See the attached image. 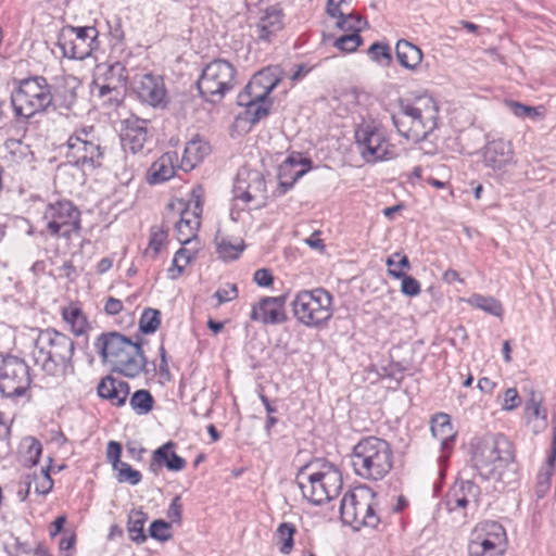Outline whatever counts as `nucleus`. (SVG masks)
Wrapping results in <instances>:
<instances>
[{
  "label": "nucleus",
  "instance_id": "f257e3e1",
  "mask_svg": "<svg viewBox=\"0 0 556 556\" xmlns=\"http://www.w3.org/2000/svg\"><path fill=\"white\" fill-rule=\"evenodd\" d=\"M471 460L483 479H493L503 486L517 480L514 446L504 434H486L480 438L473 445Z\"/></svg>",
  "mask_w": 556,
  "mask_h": 556
},
{
  "label": "nucleus",
  "instance_id": "f03ea898",
  "mask_svg": "<svg viewBox=\"0 0 556 556\" xmlns=\"http://www.w3.org/2000/svg\"><path fill=\"white\" fill-rule=\"evenodd\" d=\"M74 352L75 343L72 338L53 328H47L38 331L31 357L45 375L59 378L73 371Z\"/></svg>",
  "mask_w": 556,
  "mask_h": 556
},
{
  "label": "nucleus",
  "instance_id": "7ed1b4c3",
  "mask_svg": "<svg viewBox=\"0 0 556 556\" xmlns=\"http://www.w3.org/2000/svg\"><path fill=\"white\" fill-rule=\"evenodd\" d=\"M439 109L431 96L421 94L399 102L392 122L399 134L412 142H420L438 127Z\"/></svg>",
  "mask_w": 556,
  "mask_h": 556
},
{
  "label": "nucleus",
  "instance_id": "20e7f679",
  "mask_svg": "<svg viewBox=\"0 0 556 556\" xmlns=\"http://www.w3.org/2000/svg\"><path fill=\"white\" fill-rule=\"evenodd\" d=\"M96 351L112 370L128 378L147 374L148 361L139 343L118 332H106L94 342Z\"/></svg>",
  "mask_w": 556,
  "mask_h": 556
},
{
  "label": "nucleus",
  "instance_id": "39448f33",
  "mask_svg": "<svg viewBox=\"0 0 556 556\" xmlns=\"http://www.w3.org/2000/svg\"><path fill=\"white\" fill-rule=\"evenodd\" d=\"M351 465L358 477L365 480H381L392 469V448L383 439L364 438L353 447Z\"/></svg>",
  "mask_w": 556,
  "mask_h": 556
},
{
  "label": "nucleus",
  "instance_id": "423d86ee",
  "mask_svg": "<svg viewBox=\"0 0 556 556\" xmlns=\"http://www.w3.org/2000/svg\"><path fill=\"white\" fill-rule=\"evenodd\" d=\"M342 475L330 463H323L315 471L303 470L299 476V486L303 496L315 505H320L339 495L342 489Z\"/></svg>",
  "mask_w": 556,
  "mask_h": 556
},
{
  "label": "nucleus",
  "instance_id": "0eeeda50",
  "mask_svg": "<svg viewBox=\"0 0 556 556\" xmlns=\"http://www.w3.org/2000/svg\"><path fill=\"white\" fill-rule=\"evenodd\" d=\"M377 504V495L371 489L357 488L345 493L341 500V519L355 530L362 527L376 528L380 522Z\"/></svg>",
  "mask_w": 556,
  "mask_h": 556
},
{
  "label": "nucleus",
  "instance_id": "6e6552de",
  "mask_svg": "<svg viewBox=\"0 0 556 556\" xmlns=\"http://www.w3.org/2000/svg\"><path fill=\"white\" fill-rule=\"evenodd\" d=\"M332 301L331 293L324 288L302 290L291 303L293 315L299 323L319 328L333 315Z\"/></svg>",
  "mask_w": 556,
  "mask_h": 556
},
{
  "label": "nucleus",
  "instance_id": "1a4fd4ad",
  "mask_svg": "<svg viewBox=\"0 0 556 556\" xmlns=\"http://www.w3.org/2000/svg\"><path fill=\"white\" fill-rule=\"evenodd\" d=\"M11 102L16 116L30 118L52 105L51 87L42 76L23 79L13 91Z\"/></svg>",
  "mask_w": 556,
  "mask_h": 556
},
{
  "label": "nucleus",
  "instance_id": "9d476101",
  "mask_svg": "<svg viewBox=\"0 0 556 556\" xmlns=\"http://www.w3.org/2000/svg\"><path fill=\"white\" fill-rule=\"evenodd\" d=\"M66 157L75 166L93 170L102 166L104 148L93 126L76 129L67 140Z\"/></svg>",
  "mask_w": 556,
  "mask_h": 556
},
{
  "label": "nucleus",
  "instance_id": "9b49d317",
  "mask_svg": "<svg viewBox=\"0 0 556 556\" xmlns=\"http://www.w3.org/2000/svg\"><path fill=\"white\" fill-rule=\"evenodd\" d=\"M237 70L227 60L210 62L201 73L198 89L202 98L211 103H219L237 85Z\"/></svg>",
  "mask_w": 556,
  "mask_h": 556
},
{
  "label": "nucleus",
  "instance_id": "f8f14e48",
  "mask_svg": "<svg viewBox=\"0 0 556 556\" xmlns=\"http://www.w3.org/2000/svg\"><path fill=\"white\" fill-rule=\"evenodd\" d=\"M507 547L506 530L497 521H480L469 533L468 556H505Z\"/></svg>",
  "mask_w": 556,
  "mask_h": 556
},
{
  "label": "nucleus",
  "instance_id": "ddd939ff",
  "mask_svg": "<svg viewBox=\"0 0 556 556\" xmlns=\"http://www.w3.org/2000/svg\"><path fill=\"white\" fill-rule=\"evenodd\" d=\"M42 220L46 231L51 237L71 240L81 230L80 211L67 200L49 203L43 212Z\"/></svg>",
  "mask_w": 556,
  "mask_h": 556
},
{
  "label": "nucleus",
  "instance_id": "4468645a",
  "mask_svg": "<svg viewBox=\"0 0 556 556\" xmlns=\"http://www.w3.org/2000/svg\"><path fill=\"white\" fill-rule=\"evenodd\" d=\"M357 151L367 163L392 159L394 152L384 131L372 123H363L355 129Z\"/></svg>",
  "mask_w": 556,
  "mask_h": 556
},
{
  "label": "nucleus",
  "instance_id": "2eb2a0df",
  "mask_svg": "<svg viewBox=\"0 0 556 556\" xmlns=\"http://www.w3.org/2000/svg\"><path fill=\"white\" fill-rule=\"evenodd\" d=\"M98 35L93 26H67L61 30L58 46L65 58L85 60L98 48Z\"/></svg>",
  "mask_w": 556,
  "mask_h": 556
},
{
  "label": "nucleus",
  "instance_id": "dca6fc26",
  "mask_svg": "<svg viewBox=\"0 0 556 556\" xmlns=\"http://www.w3.org/2000/svg\"><path fill=\"white\" fill-rule=\"evenodd\" d=\"M31 383L30 368L17 356L8 355L0 366V392L11 399L26 394Z\"/></svg>",
  "mask_w": 556,
  "mask_h": 556
},
{
  "label": "nucleus",
  "instance_id": "f3484780",
  "mask_svg": "<svg viewBox=\"0 0 556 556\" xmlns=\"http://www.w3.org/2000/svg\"><path fill=\"white\" fill-rule=\"evenodd\" d=\"M235 206L242 202L245 205L253 203L250 208H261L266 202V182L263 176L254 172H239L233 187Z\"/></svg>",
  "mask_w": 556,
  "mask_h": 556
},
{
  "label": "nucleus",
  "instance_id": "a211bd4d",
  "mask_svg": "<svg viewBox=\"0 0 556 556\" xmlns=\"http://www.w3.org/2000/svg\"><path fill=\"white\" fill-rule=\"evenodd\" d=\"M127 71L123 63L114 62L98 66L97 85L99 96L109 97V101L118 104L126 87Z\"/></svg>",
  "mask_w": 556,
  "mask_h": 556
},
{
  "label": "nucleus",
  "instance_id": "6ab92c4d",
  "mask_svg": "<svg viewBox=\"0 0 556 556\" xmlns=\"http://www.w3.org/2000/svg\"><path fill=\"white\" fill-rule=\"evenodd\" d=\"M481 489L471 480L456 482L447 493L444 505L450 513L467 515V510H477L480 505Z\"/></svg>",
  "mask_w": 556,
  "mask_h": 556
},
{
  "label": "nucleus",
  "instance_id": "aec40b11",
  "mask_svg": "<svg viewBox=\"0 0 556 556\" xmlns=\"http://www.w3.org/2000/svg\"><path fill=\"white\" fill-rule=\"evenodd\" d=\"M132 88L143 103L153 108H164L167 103V91L164 79L160 75L151 73L137 75Z\"/></svg>",
  "mask_w": 556,
  "mask_h": 556
},
{
  "label": "nucleus",
  "instance_id": "412c9836",
  "mask_svg": "<svg viewBox=\"0 0 556 556\" xmlns=\"http://www.w3.org/2000/svg\"><path fill=\"white\" fill-rule=\"evenodd\" d=\"M280 80L281 70L278 66L263 68L252 77L244 90L239 93L238 100L244 101L245 98H251L254 101H265Z\"/></svg>",
  "mask_w": 556,
  "mask_h": 556
},
{
  "label": "nucleus",
  "instance_id": "4be33fe9",
  "mask_svg": "<svg viewBox=\"0 0 556 556\" xmlns=\"http://www.w3.org/2000/svg\"><path fill=\"white\" fill-rule=\"evenodd\" d=\"M287 295L264 296L253 305L250 319L264 325H277L287 321Z\"/></svg>",
  "mask_w": 556,
  "mask_h": 556
},
{
  "label": "nucleus",
  "instance_id": "5701e85b",
  "mask_svg": "<svg viewBox=\"0 0 556 556\" xmlns=\"http://www.w3.org/2000/svg\"><path fill=\"white\" fill-rule=\"evenodd\" d=\"M312 168V161L301 153H291L279 166V189L286 193L293 185Z\"/></svg>",
  "mask_w": 556,
  "mask_h": 556
},
{
  "label": "nucleus",
  "instance_id": "b1692460",
  "mask_svg": "<svg viewBox=\"0 0 556 556\" xmlns=\"http://www.w3.org/2000/svg\"><path fill=\"white\" fill-rule=\"evenodd\" d=\"M254 34L257 40L270 42L283 28V12L277 5L258 10Z\"/></svg>",
  "mask_w": 556,
  "mask_h": 556
},
{
  "label": "nucleus",
  "instance_id": "393cba45",
  "mask_svg": "<svg viewBox=\"0 0 556 556\" xmlns=\"http://www.w3.org/2000/svg\"><path fill=\"white\" fill-rule=\"evenodd\" d=\"M123 124L124 127L121 134L123 149L132 154L142 151L148 140L147 121L138 117H130L125 119Z\"/></svg>",
  "mask_w": 556,
  "mask_h": 556
},
{
  "label": "nucleus",
  "instance_id": "a878e982",
  "mask_svg": "<svg viewBox=\"0 0 556 556\" xmlns=\"http://www.w3.org/2000/svg\"><path fill=\"white\" fill-rule=\"evenodd\" d=\"M175 446L176 443L168 441L153 451L149 470L154 475H157L163 467H166L170 471L184 470L187 466V462L173 451Z\"/></svg>",
  "mask_w": 556,
  "mask_h": 556
},
{
  "label": "nucleus",
  "instance_id": "bb28decb",
  "mask_svg": "<svg viewBox=\"0 0 556 556\" xmlns=\"http://www.w3.org/2000/svg\"><path fill=\"white\" fill-rule=\"evenodd\" d=\"M431 432L441 444L442 454L439 456V460L446 462L456 435L450 416L445 413L435 414L431 418Z\"/></svg>",
  "mask_w": 556,
  "mask_h": 556
},
{
  "label": "nucleus",
  "instance_id": "cd10ccee",
  "mask_svg": "<svg viewBox=\"0 0 556 556\" xmlns=\"http://www.w3.org/2000/svg\"><path fill=\"white\" fill-rule=\"evenodd\" d=\"M514 160V149L509 141L502 138L488 141L484 151V163L493 169H503Z\"/></svg>",
  "mask_w": 556,
  "mask_h": 556
},
{
  "label": "nucleus",
  "instance_id": "c85d7f7f",
  "mask_svg": "<svg viewBox=\"0 0 556 556\" xmlns=\"http://www.w3.org/2000/svg\"><path fill=\"white\" fill-rule=\"evenodd\" d=\"M178 157L175 152H166L155 160L149 168L147 180L151 185L162 184L175 176L176 162Z\"/></svg>",
  "mask_w": 556,
  "mask_h": 556
},
{
  "label": "nucleus",
  "instance_id": "c756f323",
  "mask_svg": "<svg viewBox=\"0 0 556 556\" xmlns=\"http://www.w3.org/2000/svg\"><path fill=\"white\" fill-rule=\"evenodd\" d=\"M78 86L79 81L74 76H65L59 79L54 92H52V106L70 110L76 102Z\"/></svg>",
  "mask_w": 556,
  "mask_h": 556
},
{
  "label": "nucleus",
  "instance_id": "7c9ffc66",
  "mask_svg": "<svg viewBox=\"0 0 556 556\" xmlns=\"http://www.w3.org/2000/svg\"><path fill=\"white\" fill-rule=\"evenodd\" d=\"M100 397L110 401L115 406L125 404L129 394V384L126 381L108 376L98 386Z\"/></svg>",
  "mask_w": 556,
  "mask_h": 556
},
{
  "label": "nucleus",
  "instance_id": "2f4dec72",
  "mask_svg": "<svg viewBox=\"0 0 556 556\" xmlns=\"http://www.w3.org/2000/svg\"><path fill=\"white\" fill-rule=\"evenodd\" d=\"M210 151L211 148L206 141L200 138L190 140L185 147L180 167L185 172L193 169L198 163H200L206 155H208Z\"/></svg>",
  "mask_w": 556,
  "mask_h": 556
},
{
  "label": "nucleus",
  "instance_id": "473e14b6",
  "mask_svg": "<svg viewBox=\"0 0 556 556\" xmlns=\"http://www.w3.org/2000/svg\"><path fill=\"white\" fill-rule=\"evenodd\" d=\"M395 52L399 63L412 71L416 70L422 61L421 50L405 39L396 42Z\"/></svg>",
  "mask_w": 556,
  "mask_h": 556
},
{
  "label": "nucleus",
  "instance_id": "72a5a7b5",
  "mask_svg": "<svg viewBox=\"0 0 556 556\" xmlns=\"http://www.w3.org/2000/svg\"><path fill=\"white\" fill-rule=\"evenodd\" d=\"M169 213H174L179 216V219H186L189 223L194 220V224L201 225V214L203 211L202 202L200 199H195L186 203L182 200L172 202L167 205Z\"/></svg>",
  "mask_w": 556,
  "mask_h": 556
},
{
  "label": "nucleus",
  "instance_id": "f704fd0d",
  "mask_svg": "<svg viewBox=\"0 0 556 556\" xmlns=\"http://www.w3.org/2000/svg\"><path fill=\"white\" fill-rule=\"evenodd\" d=\"M147 520L148 515L141 509L130 510L127 521V532L132 542L142 544L147 541L148 536L144 533V525Z\"/></svg>",
  "mask_w": 556,
  "mask_h": 556
},
{
  "label": "nucleus",
  "instance_id": "c9c22d12",
  "mask_svg": "<svg viewBox=\"0 0 556 556\" xmlns=\"http://www.w3.org/2000/svg\"><path fill=\"white\" fill-rule=\"evenodd\" d=\"M62 318L75 336H81L88 326L87 318L80 307L71 304L62 308Z\"/></svg>",
  "mask_w": 556,
  "mask_h": 556
},
{
  "label": "nucleus",
  "instance_id": "e433bc0d",
  "mask_svg": "<svg viewBox=\"0 0 556 556\" xmlns=\"http://www.w3.org/2000/svg\"><path fill=\"white\" fill-rule=\"evenodd\" d=\"M467 303L478 309H481L492 316L502 317L504 308L502 303L493 296L472 294L467 299Z\"/></svg>",
  "mask_w": 556,
  "mask_h": 556
},
{
  "label": "nucleus",
  "instance_id": "4c0bfd02",
  "mask_svg": "<svg viewBox=\"0 0 556 556\" xmlns=\"http://www.w3.org/2000/svg\"><path fill=\"white\" fill-rule=\"evenodd\" d=\"M238 103L247 108L245 114L248 115L251 124L258 123L269 114L270 103L266 102V100L254 101V99L245 98L244 101L238 100Z\"/></svg>",
  "mask_w": 556,
  "mask_h": 556
},
{
  "label": "nucleus",
  "instance_id": "58836bf2",
  "mask_svg": "<svg viewBox=\"0 0 556 556\" xmlns=\"http://www.w3.org/2000/svg\"><path fill=\"white\" fill-rule=\"evenodd\" d=\"M22 462L26 467H33L39 462L42 452L41 443L33 437L25 438L22 442Z\"/></svg>",
  "mask_w": 556,
  "mask_h": 556
},
{
  "label": "nucleus",
  "instance_id": "ea45409f",
  "mask_svg": "<svg viewBox=\"0 0 556 556\" xmlns=\"http://www.w3.org/2000/svg\"><path fill=\"white\" fill-rule=\"evenodd\" d=\"M505 105L516 117H529L535 121L536 118L543 117L544 115V108L541 105L530 106L513 100L506 101Z\"/></svg>",
  "mask_w": 556,
  "mask_h": 556
},
{
  "label": "nucleus",
  "instance_id": "a19ab883",
  "mask_svg": "<svg viewBox=\"0 0 556 556\" xmlns=\"http://www.w3.org/2000/svg\"><path fill=\"white\" fill-rule=\"evenodd\" d=\"M131 408L138 415H144L152 410L154 399L148 390H137L129 400Z\"/></svg>",
  "mask_w": 556,
  "mask_h": 556
},
{
  "label": "nucleus",
  "instance_id": "79ce46f5",
  "mask_svg": "<svg viewBox=\"0 0 556 556\" xmlns=\"http://www.w3.org/2000/svg\"><path fill=\"white\" fill-rule=\"evenodd\" d=\"M336 26L346 34H359L368 26V23L359 14L348 13L336 22Z\"/></svg>",
  "mask_w": 556,
  "mask_h": 556
},
{
  "label": "nucleus",
  "instance_id": "37998d69",
  "mask_svg": "<svg viewBox=\"0 0 556 556\" xmlns=\"http://www.w3.org/2000/svg\"><path fill=\"white\" fill-rule=\"evenodd\" d=\"M193 254L185 249L180 248L174 255L172 266L168 268V276L175 280L179 278L184 271V268L192 261Z\"/></svg>",
  "mask_w": 556,
  "mask_h": 556
},
{
  "label": "nucleus",
  "instance_id": "c03bdc74",
  "mask_svg": "<svg viewBox=\"0 0 556 556\" xmlns=\"http://www.w3.org/2000/svg\"><path fill=\"white\" fill-rule=\"evenodd\" d=\"M296 528L291 522H281L276 531L279 543H281L280 552L288 555L293 548V535Z\"/></svg>",
  "mask_w": 556,
  "mask_h": 556
},
{
  "label": "nucleus",
  "instance_id": "a18cd8bd",
  "mask_svg": "<svg viewBox=\"0 0 556 556\" xmlns=\"http://www.w3.org/2000/svg\"><path fill=\"white\" fill-rule=\"evenodd\" d=\"M390 276L401 279V291L407 296H416L421 292L420 283L414 277L407 275L405 271L393 269L390 270Z\"/></svg>",
  "mask_w": 556,
  "mask_h": 556
},
{
  "label": "nucleus",
  "instance_id": "49530a36",
  "mask_svg": "<svg viewBox=\"0 0 556 556\" xmlns=\"http://www.w3.org/2000/svg\"><path fill=\"white\" fill-rule=\"evenodd\" d=\"M161 325V313L155 308H146L139 320V328L143 333H153Z\"/></svg>",
  "mask_w": 556,
  "mask_h": 556
},
{
  "label": "nucleus",
  "instance_id": "de8ad7c7",
  "mask_svg": "<svg viewBox=\"0 0 556 556\" xmlns=\"http://www.w3.org/2000/svg\"><path fill=\"white\" fill-rule=\"evenodd\" d=\"M199 227L200 225L194 224V220L191 223L186 219L175 220L177 240L184 244L190 242L197 236Z\"/></svg>",
  "mask_w": 556,
  "mask_h": 556
},
{
  "label": "nucleus",
  "instance_id": "09e8293b",
  "mask_svg": "<svg viewBox=\"0 0 556 556\" xmlns=\"http://www.w3.org/2000/svg\"><path fill=\"white\" fill-rule=\"evenodd\" d=\"M114 470L117 471L116 479L121 483L137 485L141 482V472L134 469L129 464L125 462L119 464L117 468H114Z\"/></svg>",
  "mask_w": 556,
  "mask_h": 556
},
{
  "label": "nucleus",
  "instance_id": "8fccbe9b",
  "mask_svg": "<svg viewBox=\"0 0 556 556\" xmlns=\"http://www.w3.org/2000/svg\"><path fill=\"white\" fill-rule=\"evenodd\" d=\"M244 249L242 240L237 243H231L223 239L217 243V253L219 257L225 261H233L239 257Z\"/></svg>",
  "mask_w": 556,
  "mask_h": 556
},
{
  "label": "nucleus",
  "instance_id": "3c124183",
  "mask_svg": "<svg viewBox=\"0 0 556 556\" xmlns=\"http://www.w3.org/2000/svg\"><path fill=\"white\" fill-rule=\"evenodd\" d=\"M542 396L540 393L532 391L530 399L526 403V414L529 418H541L546 421V410L542 407Z\"/></svg>",
  "mask_w": 556,
  "mask_h": 556
},
{
  "label": "nucleus",
  "instance_id": "603ef678",
  "mask_svg": "<svg viewBox=\"0 0 556 556\" xmlns=\"http://www.w3.org/2000/svg\"><path fill=\"white\" fill-rule=\"evenodd\" d=\"M363 39L359 34H344L337 38L333 46L343 52H354L362 45Z\"/></svg>",
  "mask_w": 556,
  "mask_h": 556
},
{
  "label": "nucleus",
  "instance_id": "864d4df0",
  "mask_svg": "<svg viewBox=\"0 0 556 556\" xmlns=\"http://www.w3.org/2000/svg\"><path fill=\"white\" fill-rule=\"evenodd\" d=\"M371 60L381 64L389 65L392 61L390 48L387 45L375 42L368 49Z\"/></svg>",
  "mask_w": 556,
  "mask_h": 556
},
{
  "label": "nucleus",
  "instance_id": "5fc2aeb1",
  "mask_svg": "<svg viewBox=\"0 0 556 556\" xmlns=\"http://www.w3.org/2000/svg\"><path fill=\"white\" fill-rule=\"evenodd\" d=\"M36 482L35 492L40 495L48 494L53 488V480L49 473V467L41 468L40 475H31Z\"/></svg>",
  "mask_w": 556,
  "mask_h": 556
},
{
  "label": "nucleus",
  "instance_id": "6e6d98bb",
  "mask_svg": "<svg viewBox=\"0 0 556 556\" xmlns=\"http://www.w3.org/2000/svg\"><path fill=\"white\" fill-rule=\"evenodd\" d=\"M169 528L170 525L168 522L163 519H157L150 525L149 534L160 542H166L172 538Z\"/></svg>",
  "mask_w": 556,
  "mask_h": 556
},
{
  "label": "nucleus",
  "instance_id": "4d7b16f0",
  "mask_svg": "<svg viewBox=\"0 0 556 556\" xmlns=\"http://www.w3.org/2000/svg\"><path fill=\"white\" fill-rule=\"evenodd\" d=\"M388 266V273L390 274V270L397 269V270H408L410 268L409 260L406 255L402 254L401 252H395L391 256L388 257L386 262Z\"/></svg>",
  "mask_w": 556,
  "mask_h": 556
},
{
  "label": "nucleus",
  "instance_id": "13d9d810",
  "mask_svg": "<svg viewBox=\"0 0 556 556\" xmlns=\"http://www.w3.org/2000/svg\"><path fill=\"white\" fill-rule=\"evenodd\" d=\"M551 477L549 470H540L538 472L534 492L539 498L544 497L549 491Z\"/></svg>",
  "mask_w": 556,
  "mask_h": 556
},
{
  "label": "nucleus",
  "instance_id": "bf43d9fd",
  "mask_svg": "<svg viewBox=\"0 0 556 556\" xmlns=\"http://www.w3.org/2000/svg\"><path fill=\"white\" fill-rule=\"evenodd\" d=\"M167 238V232L161 228L152 229L150 241H149V251L153 252V257H156L160 253L165 240Z\"/></svg>",
  "mask_w": 556,
  "mask_h": 556
},
{
  "label": "nucleus",
  "instance_id": "052dcab7",
  "mask_svg": "<svg viewBox=\"0 0 556 556\" xmlns=\"http://www.w3.org/2000/svg\"><path fill=\"white\" fill-rule=\"evenodd\" d=\"M121 455L122 444L116 441H110L106 447V458L112 464L113 469L117 468V466L123 463L121 460Z\"/></svg>",
  "mask_w": 556,
  "mask_h": 556
},
{
  "label": "nucleus",
  "instance_id": "680f3d73",
  "mask_svg": "<svg viewBox=\"0 0 556 556\" xmlns=\"http://www.w3.org/2000/svg\"><path fill=\"white\" fill-rule=\"evenodd\" d=\"M521 403L520 396L515 388H508L504 393L502 408L504 410H513Z\"/></svg>",
  "mask_w": 556,
  "mask_h": 556
},
{
  "label": "nucleus",
  "instance_id": "e2e57ef3",
  "mask_svg": "<svg viewBox=\"0 0 556 556\" xmlns=\"http://www.w3.org/2000/svg\"><path fill=\"white\" fill-rule=\"evenodd\" d=\"M238 295V289L236 285H227L224 288H219L215 291L214 298L217 299L218 303H226Z\"/></svg>",
  "mask_w": 556,
  "mask_h": 556
},
{
  "label": "nucleus",
  "instance_id": "0e129e2a",
  "mask_svg": "<svg viewBox=\"0 0 556 556\" xmlns=\"http://www.w3.org/2000/svg\"><path fill=\"white\" fill-rule=\"evenodd\" d=\"M253 281L260 287H269L274 281V277L269 269L260 268L254 273Z\"/></svg>",
  "mask_w": 556,
  "mask_h": 556
},
{
  "label": "nucleus",
  "instance_id": "69168bd1",
  "mask_svg": "<svg viewBox=\"0 0 556 556\" xmlns=\"http://www.w3.org/2000/svg\"><path fill=\"white\" fill-rule=\"evenodd\" d=\"M33 485V476L31 475H25L21 478L20 481V489L17 491V496L20 501L24 502L28 497L30 490Z\"/></svg>",
  "mask_w": 556,
  "mask_h": 556
},
{
  "label": "nucleus",
  "instance_id": "338daca9",
  "mask_svg": "<svg viewBox=\"0 0 556 556\" xmlns=\"http://www.w3.org/2000/svg\"><path fill=\"white\" fill-rule=\"evenodd\" d=\"M123 309V303L121 300L110 296L104 305V311L109 315H117Z\"/></svg>",
  "mask_w": 556,
  "mask_h": 556
},
{
  "label": "nucleus",
  "instance_id": "774afa93",
  "mask_svg": "<svg viewBox=\"0 0 556 556\" xmlns=\"http://www.w3.org/2000/svg\"><path fill=\"white\" fill-rule=\"evenodd\" d=\"M181 511H182V506L180 503V497L176 496V497H174V500L172 501V503L168 507L167 515L173 520L179 521L181 519Z\"/></svg>",
  "mask_w": 556,
  "mask_h": 556
}]
</instances>
